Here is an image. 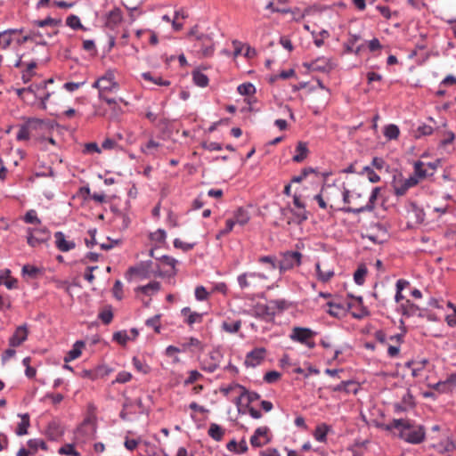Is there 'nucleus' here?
<instances>
[{"label":"nucleus","instance_id":"nucleus-57","mask_svg":"<svg viewBox=\"0 0 456 456\" xmlns=\"http://www.w3.org/2000/svg\"><path fill=\"white\" fill-rule=\"evenodd\" d=\"M174 246H175V248H181L183 251H189L193 248V247L195 246V243H186V242L182 241L180 239H175L174 240Z\"/></svg>","mask_w":456,"mask_h":456},{"label":"nucleus","instance_id":"nucleus-60","mask_svg":"<svg viewBox=\"0 0 456 456\" xmlns=\"http://www.w3.org/2000/svg\"><path fill=\"white\" fill-rule=\"evenodd\" d=\"M434 129L432 126L423 124L419 126L417 129L418 134H416V137H419L421 135H429L433 133Z\"/></svg>","mask_w":456,"mask_h":456},{"label":"nucleus","instance_id":"nucleus-16","mask_svg":"<svg viewBox=\"0 0 456 456\" xmlns=\"http://www.w3.org/2000/svg\"><path fill=\"white\" fill-rule=\"evenodd\" d=\"M56 248L61 252H68L76 247V243L72 240H67L62 232L54 233Z\"/></svg>","mask_w":456,"mask_h":456},{"label":"nucleus","instance_id":"nucleus-23","mask_svg":"<svg viewBox=\"0 0 456 456\" xmlns=\"http://www.w3.org/2000/svg\"><path fill=\"white\" fill-rule=\"evenodd\" d=\"M114 223L117 224L119 230H126L131 224L129 216L121 211H117L114 216Z\"/></svg>","mask_w":456,"mask_h":456},{"label":"nucleus","instance_id":"nucleus-51","mask_svg":"<svg viewBox=\"0 0 456 456\" xmlns=\"http://www.w3.org/2000/svg\"><path fill=\"white\" fill-rule=\"evenodd\" d=\"M361 39V37L359 35H352L350 34V37L348 38L347 42L345 43V48L346 53H353L354 45V44Z\"/></svg>","mask_w":456,"mask_h":456},{"label":"nucleus","instance_id":"nucleus-48","mask_svg":"<svg viewBox=\"0 0 456 456\" xmlns=\"http://www.w3.org/2000/svg\"><path fill=\"white\" fill-rule=\"evenodd\" d=\"M240 396L247 395L248 403H252L260 398V395L256 392H249L246 389L245 387H240Z\"/></svg>","mask_w":456,"mask_h":456},{"label":"nucleus","instance_id":"nucleus-46","mask_svg":"<svg viewBox=\"0 0 456 456\" xmlns=\"http://www.w3.org/2000/svg\"><path fill=\"white\" fill-rule=\"evenodd\" d=\"M113 340L122 346H125L127 341L130 340V337L127 335L126 330H120L113 334Z\"/></svg>","mask_w":456,"mask_h":456},{"label":"nucleus","instance_id":"nucleus-39","mask_svg":"<svg viewBox=\"0 0 456 456\" xmlns=\"http://www.w3.org/2000/svg\"><path fill=\"white\" fill-rule=\"evenodd\" d=\"M66 24L69 28L73 29H83L86 30V28L82 25L80 19L78 16L71 14L66 20Z\"/></svg>","mask_w":456,"mask_h":456},{"label":"nucleus","instance_id":"nucleus-11","mask_svg":"<svg viewBox=\"0 0 456 456\" xmlns=\"http://www.w3.org/2000/svg\"><path fill=\"white\" fill-rule=\"evenodd\" d=\"M304 66L308 69L325 73L330 72L333 69L332 62L326 57H318L311 62L304 63Z\"/></svg>","mask_w":456,"mask_h":456},{"label":"nucleus","instance_id":"nucleus-3","mask_svg":"<svg viewBox=\"0 0 456 456\" xmlns=\"http://www.w3.org/2000/svg\"><path fill=\"white\" fill-rule=\"evenodd\" d=\"M302 254L298 251H286L281 254V259L278 263L280 273H285L295 266L301 265Z\"/></svg>","mask_w":456,"mask_h":456},{"label":"nucleus","instance_id":"nucleus-21","mask_svg":"<svg viewBox=\"0 0 456 456\" xmlns=\"http://www.w3.org/2000/svg\"><path fill=\"white\" fill-rule=\"evenodd\" d=\"M122 20V13L119 8L111 10L107 15L106 26L113 28Z\"/></svg>","mask_w":456,"mask_h":456},{"label":"nucleus","instance_id":"nucleus-61","mask_svg":"<svg viewBox=\"0 0 456 456\" xmlns=\"http://www.w3.org/2000/svg\"><path fill=\"white\" fill-rule=\"evenodd\" d=\"M403 405L407 406V408H412L415 404L414 398L410 391H407L405 395H403L401 402Z\"/></svg>","mask_w":456,"mask_h":456},{"label":"nucleus","instance_id":"nucleus-37","mask_svg":"<svg viewBox=\"0 0 456 456\" xmlns=\"http://www.w3.org/2000/svg\"><path fill=\"white\" fill-rule=\"evenodd\" d=\"M34 24L37 27H45V26H53V27H58L61 25V19H53L51 17H47L45 20H35Z\"/></svg>","mask_w":456,"mask_h":456},{"label":"nucleus","instance_id":"nucleus-59","mask_svg":"<svg viewBox=\"0 0 456 456\" xmlns=\"http://www.w3.org/2000/svg\"><path fill=\"white\" fill-rule=\"evenodd\" d=\"M24 220L28 224H40V219L37 216L34 210H29L26 213Z\"/></svg>","mask_w":456,"mask_h":456},{"label":"nucleus","instance_id":"nucleus-45","mask_svg":"<svg viewBox=\"0 0 456 456\" xmlns=\"http://www.w3.org/2000/svg\"><path fill=\"white\" fill-rule=\"evenodd\" d=\"M237 90L241 95H251L256 92V88L251 83L241 84L238 86Z\"/></svg>","mask_w":456,"mask_h":456},{"label":"nucleus","instance_id":"nucleus-28","mask_svg":"<svg viewBox=\"0 0 456 456\" xmlns=\"http://www.w3.org/2000/svg\"><path fill=\"white\" fill-rule=\"evenodd\" d=\"M401 308L403 314L408 317L415 315L419 310V307L409 299L401 305Z\"/></svg>","mask_w":456,"mask_h":456},{"label":"nucleus","instance_id":"nucleus-27","mask_svg":"<svg viewBox=\"0 0 456 456\" xmlns=\"http://www.w3.org/2000/svg\"><path fill=\"white\" fill-rule=\"evenodd\" d=\"M208 436L216 441H221L224 435V429L216 423H212L209 426Z\"/></svg>","mask_w":456,"mask_h":456},{"label":"nucleus","instance_id":"nucleus-31","mask_svg":"<svg viewBox=\"0 0 456 456\" xmlns=\"http://www.w3.org/2000/svg\"><path fill=\"white\" fill-rule=\"evenodd\" d=\"M192 79L195 85L200 87H205L208 85V77L200 70L192 71Z\"/></svg>","mask_w":456,"mask_h":456},{"label":"nucleus","instance_id":"nucleus-41","mask_svg":"<svg viewBox=\"0 0 456 456\" xmlns=\"http://www.w3.org/2000/svg\"><path fill=\"white\" fill-rule=\"evenodd\" d=\"M367 274V268L365 265H360L358 267V269L355 271V273H354V282L357 284V285H362L363 282H364V278Z\"/></svg>","mask_w":456,"mask_h":456},{"label":"nucleus","instance_id":"nucleus-58","mask_svg":"<svg viewBox=\"0 0 456 456\" xmlns=\"http://www.w3.org/2000/svg\"><path fill=\"white\" fill-rule=\"evenodd\" d=\"M208 297V293L203 286H198L195 289V297L199 301L206 300Z\"/></svg>","mask_w":456,"mask_h":456},{"label":"nucleus","instance_id":"nucleus-35","mask_svg":"<svg viewBox=\"0 0 456 456\" xmlns=\"http://www.w3.org/2000/svg\"><path fill=\"white\" fill-rule=\"evenodd\" d=\"M409 281H406V280H403V279H400L396 281V293H395V300L396 303H399L400 301H402L404 297L403 296L402 294V291L407 287L409 286Z\"/></svg>","mask_w":456,"mask_h":456},{"label":"nucleus","instance_id":"nucleus-4","mask_svg":"<svg viewBox=\"0 0 456 456\" xmlns=\"http://www.w3.org/2000/svg\"><path fill=\"white\" fill-rule=\"evenodd\" d=\"M51 239V233L45 227L44 228H28L27 242L29 246L35 248L41 244L47 243Z\"/></svg>","mask_w":456,"mask_h":456},{"label":"nucleus","instance_id":"nucleus-29","mask_svg":"<svg viewBox=\"0 0 456 456\" xmlns=\"http://www.w3.org/2000/svg\"><path fill=\"white\" fill-rule=\"evenodd\" d=\"M18 32H22V29L19 30L10 28L1 32L5 33L1 35V45L4 49H6L11 45L12 41V35L16 34Z\"/></svg>","mask_w":456,"mask_h":456},{"label":"nucleus","instance_id":"nucleus-53","mask_svg":"<svg viewBox=\"0 0 456 456\" xmlns=\"http://www.w3.org/2000/svg\"><path fill=\"white\" fill-rule=\"evenodd\" d=\"M281 378V373L276 370H271L265 374L264 380L266 383L272 384L276 382Z\"/></svg>","mask_w":456,"mask_h":456},{"label":"nucleus","instance_id":"nucleus-63","mask_svg":"<svg viewBox=\"0 0 456 456\" xmlns=\"http://www.w3.org/2000/svg\"><path fill=\"white\" fill-rule=\"evenodd\" d=\"M202 375L198 370H191L189 372V377L185 379L184 384L190 385L193 384L199 379H200Z\"/></svg>","mask_w":456,"mask_h":456},{"label":"nucleus","instance_id":"nucleus-38","mask_svg":"<svg viewBox=\"0 0 456 456\" xmlns=\"http://www.w3.org/2000/svg\"><path fill=\"white\" fill-rule=\"evenodd\" d=\"M29 427V418L28 414H25L21 417V421L19 423L16 434L17 436H23L28 433V428Z\"/></svg>","mask_w":456,"mask_h":456},{"label":"nucleus","instance_id":"nucleus-34","mask_svg":"<svg viewBox=\"0 0 456 456\" xmlns=\"http://www.w3.org/2000/svg\"><path fill=\"white\" fill-rule=\"evenodd\" d=\"M400 134V130L396 125L391 124L385 127L384 135L388 140L397 139Z\"/></svg>","mask_w":456,"mask_h":456},{"label":"nucleus","instance_id":"nucleus-36","mask_svg":"<svg viewBox=\"0 0 456 456\" xmlns=\"http://www.w3.org/2000/svg\"><path fill=\"white\" fill-rule=\"evenodd\" d=\"M28 446L30 449V451L33 452V454L37 451L38 448H41L42 450L46 451L47 445L45 442L42 439H30L28 441Z\"/></svg>","mask_w":456,"mask_h":456},{"label":"nucleus","instance_id":"nucleus-25","mask_svg":"<svg viewBox=\"0 0 456 456\" xmlns=\"http://www.w3.org/2000/svg\"><path fill=\"white\" fill-rule=\"evenodd\" d=\"M181 312L183 316L187 317L186 322L189 325L201 322L202 315L199 313L191 312L189 307L183 308Z\"/></svg>","mask_w":456,"mask_h":456},{"label":"nucleus","instance_id":"nucleus-43","mask_svg":"<svg viewBox=\"0 0 456 456\" xmlns=\"http://www.w3.org/2000/svg\"><path fill=\"white\" fill-rule=\"evenodd\" d=\"M58 452L60 454L69 456H80V453L75 449L72 444H66L65 445L61 446Z\"/></svg>","mask_w":456,"mask_h":456},{"label":"nucleus","instance_id":"nucleus-33","mask_svg":"<svg viewBox=\"0 0 456 456\" xmlns=\"http://www.w3.org/2000/svg\"><path fill=\"white\" fill-rule=\"evenodd\" d=\"M142 77L149 82H152L158 86H168L170 85V81L162 79L161 77H154L151 72H144L142 74Z\"/></svg>","mask_w":456,"mask_h":456},{"label":"nucleus","instance_id":"nucleus-26","mask_svg":"<svg viewBox=\"0 0 456 456\" xmlns=\"http://www.w3.org/2000/svg\"><path fill=\"white\" fill-rule=\"evenodd\" d=\"M159 289L160 283L159 281H151L147 285L137 287L135 291H141L147 296H151V294L158 292Z\"/></svg>","mask_w":456,"mask_h":456},{"label":"nucleus","instance_id":"nucleus-19","mask_svg":"<svg viewBox=\"0 0 456 456\" xmlns=\"http://www.w3.org/2000/svg\"><path fill=\"white\" fill-rule=\"evenodd\" d=\"M296 154L293 156L292 160L297 163L303 162L309 153L307 143L305 142H298L296 148Z\"/></svg>","mask_w":456,"mask_h":456},{"label":"nucleus","instance_id":"nucleus-56","mask_svg":"<svg viewBox=\"0 0 456 456\" xmlns=\"http://www.w3.org/2000/svg\"><path fill=\"white\" fill-rule=\"evenodd\" d=\"M112 291L117 299L121 300L123 298V284L120 281H115Z\"/></svg>","mask_w":456,"mask_h":456},{"label":"nucleus","instance_id":"nucleus-55","mask_svg":"<svg viewBox=\"0 0 456 456\" xmlns=\"http://www.w3.org/2000/svg\"><path fill=\"white\" fill-rule=\"evenodd\" d=\"M39 272L40 270L34 265H25L22 267V273L24 275H28L29 277H36Z\"/></svg>","mask_w":456,"mask_h":456},{"label":"nucleus","instance_id":"nucleus-54","mask_svg":"<svg viewBox=\"0 0 456 456\" xmlns=\"http://www.w3.org/2000/svg\"><path fill=\"white\" fill-rule=\"evenodd\" d=\"M315 170L312 167H305L301 171L299 175H296L292 178V183H300L302 182L309 174L314 173Z\"/></svg>","mask_w":456,"mask_h":456},{"label":"nucleus","instance_id":"nucleus-13","mask_svg":"<svg viewBox=\"0 0 456 456\" xmlns=\"http://www.w3.org/2000/svg\"><path fill=\"white\" fill-rule=\"evenodd\" d=\"M315 335L316 332L309 328L295 327L292 330L289 338L294 341L303 344L304 342H307L308 339H311Z\"/></svg>","mask_w":456,"mask_h":456},{"label":"nucleus","instance_id":"nucleus-47","mask_svg":"<svg viewBox=\"0 0 456 456\" xmlns=\"http://www.w3.org/2000/svg\"><path fill=\"white\" fill-rule=\"evenodd\" d=\"M329 310L327 311L329 314L334 317H339L344 313V308L338 304H333L331 302L328 303Z\"/></svg>","mask_w":456,"mask_h":456},{"label":"nucleus","instance_id":"nucleus-5","mask_svg":"<svg viewBox=\"0 0 456 456\" xmlns=\"http://www.w3.org/2000/svg\"><path fill=\"white\" fill-rule=\"evenodd\" d=\"M223 354L218 348L210 351L207 357H205L201 362L200 367L203 370L212 373L216 370L220 365Z\"/></svg>","mask_w":456,"mask_h":456},{"label":"nucleus","instance_id":"nucleus-22","mask_svg":"<svg viewBox=\"0 0 456 456\" xmlns=\"http://www.w3.org/2000/svg\"><path fill=\"white\" fill-rule=\"evenodd\" d=\"M232 219L235 224L245 225L250 220V215L246 208L240 207L234 212Z\"/></svg>","mask_w":456,"mask_h":456},{"label":"nucleus","instance_id":"nucleus-32","mask_svg":"<svg viewBox=\"0 0 456 456\" xmlns=\"http://www.w3.org/2000/svg\"><path fill=\"white\" fill-rule=\"evenodd\" d=\"M317 278L319 281L322 282H327L334 276V272L332 270L322 271L321 268L320 263L315 264Z\"/></svg>","mask_w":456,"mask_h":456},{"label":"nucleus","instance_id":"nucleus-49","mask_svg":"<svg viewBox=\"0 0 456 456\" xmlns=\"http://www.w3.org/2000/svg\"><path fill=\"white\" fill-rule=\"evenodd\" d=\"M362 172L367 175L368 180L370 183H378L380 181V176L376 174L370 167H364Z\"/></svg>","mask_w":456,"mask_h":456},{"label":"nucleus","instance_id":"nucleus-8","mask_svg":"<svg viewBox=\"0 0 456 456\" xmlns=\"http://www.w3.org/2000/svg\"><path fill=\"white\" fill-rule=\"evenodd\" d=\"M44 125V121L38 118L28 119V122L20 126L17 133L18 141H25L29 139V132L31 130H37Z\"/></svg>","mask_w":456,"mask_h":456},{"label":"nucleus","instance_id":"nucleus-52","mask_svg":"<svg viewBox=\"0 0 456 456\" xmlns=\"http://www.w3.org/2000/svg\"><path fill=\"white\" fill-rule=\"evenodd\" d=\"M99 319H101L104 324L110 323L113 319V313H112L111 309L109 308V309H105V310L102 311L99 314Z\"/></svg>","mask_w":456,"mask_h":456},{"label":"nucleus","instance_id":"nucleus-15","mask_svg":"<svg viewBox=\"0 0 456 456\" xmlns=\"http://www.w3.org/2000/svg\"><path fill=\"white\" fill-rule=\"evenodd\" d=\"M28 330L26 324L19 326L12 336L9 338V345L12 347L20 346L28 338Z\"/></svg>","mask_w":456,"mask_h":456},{"label":"nucleus","instance_id":"nucleus-44","mask_svg":"<svg viewBox=\"0 0 456 456\" xmlns=\"http://www.w3.org/2000/svg\"><path fill=\"white\" fill-rule=\"evenodd\" d=\"M441 136L443 137L439 143L441 147H445L447 144L453 142L455 140V134L452 131H442Z\"/></svg>","mask_w":456,"mask_h":456},{"label":"nucleus","instance_id":"nucleus-62","mask_svg":"<svg viewBox=\"0 0 456 456\" xmlns=\"http://www.w3.org/2000/svg\"><path fill=\"white\" fill-rule=\"evenodd\" d=\"M42 34L37 30H30L22 37V42L27 41H37V38H41Z\"/></svg>","mask_w":456,"mask_h":456},{"label":"nucleus","instance_id":"nucleus-10","mask_svg":"<svg viewBox=\"0 0 456 456\" xmlns=\"http://www.w3.org/2000/svg\"><path fill=\"white\" fill-rule=\"evenodd\" d=\"M265 355L266 350L265 347L255 348L247 354L244 364L247 367L255 368L264 361Z\"/></svg>","mask_w":456,"mask_h":456},{"label":"nucleus","instance_id":"nucleus-24","mask_svg":"<svg viewBox=\"0 0 456 456\" xmlns=\"http://www.w3.org/2000/svg\"><path fill=\"white\" fill-rule=\"evenodd\" d=\"M291 215L294 216V218H289L287 221V224H291L292 223H296L297 224L305 222L308 218L307 211L305 208H298V210H294L290 212Z\"/></svg>","mask_w":456,"mask_h":456},{"label":"nucleus","instance_id":"nucleus-1","mask_svg":"<svg viewBox=\"0 0 456 456\" xmlns=\"http://www.w3.org/2000/svg\"><path fill=\"white\" fill-rule=\"evenodd\" d=\"M379 427L387 431H391L393 428L399 429V437L412 444H419L426 438L424 426H416L412 420L408 419H395L390 424H381Z\"/></svg>","mask_w":456,"mask_h":456},{"label":"nucleus","instance_id":"nucleus-64","mask_svg":"<svg viewBox=\"0 0 456 456\" xmlns=\"http://www.w3.org/2000/svg\"><path fill=\"white\" fill-rule=\"evenodd\" d=\"M131 379H132L131 373L126 372V371H121L117 375L114 382L123 384V383L128 382Z\"/></svg>","mask_w":456,"mask_h":456},{"label":"nucleus","instance_id":"nucleus-18","mask_svg":"<svg viewBox=\"0 0 456 456\" xmlns=\"http://www.w3.org/2000/svg\"><path fill=\"white\" fill-rule=\"evenodd\" d=\"M29 87H32V89H33V91L30 93V94H33L36 98H38V100H40L39 107L42 110H45L46 109V101L49 99L51 94L49 92L42 93V91H44V90L41 87L40 83L31 85Z\"/></svg>","mask_w":456,"mask_h":456},{"label":"nucleus","instance_id":"nucleus-17","mask_svg":"<svg viewBox=\"0 0 456 456\" xmlns=\"http://www.w3.org/2000/svg\"><path fill=\"white\" fill-rule=\"evenodd\" d=\"M63 434L64 428L58 421L53 420L49 422L46 429V436L50 440L56 441L61 437Z\"/></svg>","mask_w":456,"mask_h":456},{"label":"nucleus","instance_id":"nucleus-30","mask_svg":"<svg viewBox=\"0 0 456 456\" xmlns=\"http://www.w3.org/2000/svg\"><path fill=\"white\" fill-rule=\"evenodd\" d=\"M330 427L328 425H319L314 430V436L318 442H325Z\"/></svg>","mask_w":456,"mask_h":456},{"label":"nucleus","instance_id":"nucleus-50","mask_svg":"<svg viewBox=\"0 0 456 456\" xmlns=\"http://www.w3.org/2000/svg\"><path fill=\"white\" fill-rule=\"evenodd\" d=\"M258 262L261 264H269L272 270H275L278 268V264L276 263L275 256H260Z\"/></svg>","mask_w":456,"mask_h":456},{"label":"nucleus","instance_id":"nucleus-40","mask_svg":"<svg viewBox=\"0 0 456 456\" xmlns=\"http://www.w3.org/2000/svg\"><path fill=\"white\" fill-rule=\"evenodd\" d=\"M432 175L433 173L428 174L427 170L423 168V162L419 160L414 163V175L412 176H416L419 180Z\"/></svg>","mask_w":456,"mask_h":456},{"label":"nucleus","instance_id":"nucleus-14","mask_svg":"<svg viewBox=\"0 0 456 456\" xmlns=\"http://www.w3.org/2000/svg\"><path fill=\"white\" fill-rule=\"evenodd\" d=\"M152 265H153L152 261L141 262L136 266H131L128 269V273L131 274H135V275L141 276L142 278H149L151 273H156L152 269Z\"/></svg>","mask_w":456,"mask_h":456},{"label":"nucleus","instance_id":"nucleus-12","mask_svg":"<svg viewBox=\"0 0 456 456\" xmlns=\"http://www.w3.org/2000/svg\"><path fill=\"white\" fill-rule=\"evenodd\" d=\"M274 303L268 301L265 305L258 304L254 310V316L260 318L266 322H273L276 315L273 311Z\"/></svg>","mask_w":456,"mask_h":456},{"label":"nucleus","instance_id":"nucleus-2","mask_svg":"<svg viewBox=\"0 0 456 456\" xmlns=\"http://www.w3.org/2000/svg\"><path fill=\"white\" fill-rule=\"evenodd\" d=\"M419 183V179L416 176H410L404 178L403 174L394 175L391 186L396 197L404 196L410 188L416 186Z\"/></svg>","mask_w":456,"mask_h":456},{"label":"nucleus","instance_id":"nucleus-42","mask_svg":"<svg viewBox=\"0 0 456 456\" xmlns=\"http://www.w3.org/2000/svg\"><path fill=\"white\" fill-rule=\"evenodd\" d=\"M241 326V321L238 320L234 322H224L222 323V329L228 333H236L239 331Z\"/></svg>","mask_w":456,"mask_h":456},{"label":"nucleus","instance_id":"nucleus-7","mask_svg":"<svg viewBox=\"0 0 456 456\" xmlns=\"http://www.w3.org/2000/svg\"><path fill=\"white\" fill-rule=\"evenodd\" d=\"M381 191L380 187H375L372 189L371 194L369 198V200L366 205L362 206L360 208H351V207H344L340 208V210L344 213H354L360 214L366 211H372L376 206V200L379 197V194Z\"/></svg>","mask_w":456,"mask_h":456},{"label":"nucleus","instance_id":"nucleus-20","mask_svg":"<svg viewBox=\"0 0 456 456\" xmlns=\"http://www.w3.org/2000/svg\"><path fill=\"white\" fill-rule=\"evenodd\" d=\"M85 346V343L82 340H77L71 350H69L64 357V362H69L81 355L82 348Z\"/></svg>","mask_w":456,"mask_h":456},{"label":"nucleus","instance_id":"nucleus-6","mask_svg":"<svg viewBox=\"0 0 456 456\" xmlns=\"http://www.w3.org/2000/svg\"><path fill=\"white\" fill-rule=\"evenodd\" d=\"M267 277L264 273L256 272H246L237 277V281L241 289H247L256 287L258 281L266 280Z\"/></svg>","mask_w":456,"mask_h":456},{"label":"nucleus","instance_id":"nucleus-9","mask_svg":"<svg viewBox=\"0 0 456 456\" xmlns=\"http://www.w3.org/2000/svg\"><path fill=\"white\" fill-rule=\"evenodd\" d=\"M93 86L98 88L99 94H101L117 88L118 84L114 81L113 74L111 72H108L104 76L97 79L94 83Z\"/></svg>","mask_w":456,"mask_h":456}]
</instances>
